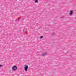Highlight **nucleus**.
I'll use <instances>...</instances> for the list:
<instances>
[{
	"mask_svg": "<svg viewBox=\"0 0 76 76\" xmlns=\"http://www.w3.org/2000/svg\"><path fill=\"white\" fill-rule=\"evenodd\" d=\"M16 69H17V66H14L12 68V70H15Z\"/></svg>",
	"mask_w": 76,
	"mask_h": 76,
	"instance_id": "f257e3e1",
	"label": "nucleus"
},
{
	"mask_svg": "<svg viewBox=\"0 0 76 76\" xmlns=\"http://www.w3.org/2000/svg\"><path fill=\"white\" fill-rule=\"evenodd\" d=\"M24 69L26 72H27V70H28V66H25V67Z\"/></svg>",
	"mask_w": 76,
	"mask_h": 76,
	"instance_id": "f03ea898",
	"label": "nucleus"
},
{
	"mask_svg": "<svg viewBox=\"0 0 76 76\" xmlns=\"http://www.w3.org/2000/svg\"><path fill=\"white\" fill-rule=\"evenodd\" d=\"M42 56H45V53H43L42 54Z\"/></svg>",
	"mask_w": 76,
	"mask_h": 76,
	"instance_id": "7ed1b4c3",
	"label": "nucleus"
},
{
	"mask_svg": "<svg viewBox=\"0 0 76 76\" xmlns=\"http://www.w3.org/2000/svg\"><path fill=\"white\" fill-rule=\"evenodd\" d=\"M38 0H35V3H38Z\"/></svg>",
	"mask_w": 76,
	"mask_h": 76,
	"instance_id": "20e7f679",
	"label": "nucleus"
},
{
	"mask_svg": "<svg viewBox=\"0 0 76 76\" xmlns=\"http://www.w3.org/2000/svg\"><path fill=\"white\" fill-rule=\"evenodd\" d=\"M70 15H72L73 14V11H71V12H70Z\"/></svg>",
	"mask_w": 76,
	"mask_h": 76,
	"instance_id": "39448f33",
	"label": "nucleus"
},
{
	"mask_svg": "<svg viewBox=\"0 0 76 76\" xmlns=\"http://www.w3.org/2000/svg\"><path fill=\"white\" fill-rule=\"evenodd\" d=\"M40 38H43V36H41L40 37Z\"/></svg>",
	"mask_w": 76,
	"mask_h": 76,
	"instance_id": "423d86ee",
	"label": "nucleus"
},
{
	"mask_svg": "<svg viewBox=\"0 0 76 76\" xmlns=\"http://www.w3.org/2000/svg\"><path fill=\"white\" fill-rule=\"evenodd\" d=\"M3 65H0V67H3Z\"/></svg>",
	"mask_w": 76,
	"mask_h": 76,
	"instance_id": "0eeeda50",
	"label": "nucleus"
},
{
	"mask_svg": "<svg viewBox=\"0 0 76 76\" xmlns=\"http://www.w3.org/2000/svg\"><path fill=\"white\" fill-rule=\"evenodd\" d=\"M16 0V1H17V0Z\"/></svg>",
	"mask_w": 76,
	"mask_h": 76,
	"instance_id": "6e6552de",
	"label": "nucleus"
}]
</instances>
